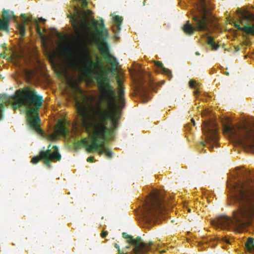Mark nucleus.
<instances>
[{
  "label": "nucleus",
  "instance_id": "f257e3e1",
  "mask_svg": "<svg viewBox=\"0 0 254 254\" xmlns=\"http://www.w3.org/2000/svg\"><path fill=\"white\" fill-rule=\"evenodd\" d=\"M76 43L78 47V54L76 66L87 76H90L93 73H96L97 87L99 91V101L93 102L94 98L90 97V102L87 103L77 101V110L83 127L89 131H93L95 134V129L92 127L91 123L97 122L100 118L99 115L105 116L104 125L109 129V135L111 129L107 127V121H112L113 129L118 127L120 118V111L122 107L119 106L117 102L116 91L110 83V79L107 75L99 74L97 70L102 71L103 67L99 62H93L89 51L84 43L80 38H77Z\"/></svg>",
  "mask_w": 254,
  "mask_h": 254
},
{
  "label": "nucleus",
  "instance_id": "f03ea898",
  "mask_svg": "<svg viewBox=\"0 0 254 254\" xmlns=\"http://www.w3.org/2000/svg\"><path fill=\"white\" fill-rule=\"evenodd\" d=\"M238 192H234L233 200L237 206L233 211V217L221 216L213 222V225L222 229L232 228L241 231L249 225L254 218V197L242 187L238 189Z\"/></svg>",
  "mask_w": 254,
  "mask_h": 254
},
{
  "label": "nucleus",
  "instance_id": "7ed1b4c3",
  "mask_svg": "<svg viewBox=\"0 0 254 254\" xmlns=\"http://www.w3.org/2000/svg\"><path fill=\"white\" fill-rule=\"evenodd\" d=\"M12 98L14 100L12 105L13 109L16 110L21 107L25 108L28 125L37 132H42L38 112L43 105V96L38 94L33 87L26 86L16 90Z\"/></svg>",
  "mask_w": 254,
  "mask_h": 254
},
{
  "label": "nucleus",
  "instance_id": "20e7f679",
  "mask_svg": "<svg viewBox=\"0 0 254 254\" xmlns=\"http://www.w3.org/2000/svg\"><path fill=\"white\" fill-rule=\"evenodd\" d=\"M100 118L97 122L91 123L90 125L95 129V134H93L91 144L87 148V151L92 152L97 151L101 155L105 153L106 157L111 158L113 157V152L105 144L104 141L109 136V129L104 125L105 116L100 115Z\"/></svg>",
  "mask_w": 254,
  "mask_h": 254
},
{
  "label": "nucleus",
  "instance_id": "39448f33",
  "mask_svg": "<svg viewBox=\"0 0 254 254\" xmlns=\"http://www.w3.org/2000/svg\"><path fill=\"white\" fill-rule=\"evenodd\" d=\"M199 7L197 13L192 15L193 27L189 21L184 25L183 30L187 35H192L195 30L208 31V24L209 22L210 11L213 8L211 5L205 0H198Z\"/></svg>",
  "mask_w": 254,
  "mask_h": 254
},
{
  "label": "nucleus",
  "instance_id": "423d86ee",
  "mask_svg": "<svg viewBox=\"0 0 254 254\" xmlns=\"http://www.w3.org/2000/svg\"><path fill=\"white\" fill-rule=\"evenodd\" d=\"M223 130L236 139L240 144L251 149H254V129L246 126L237 127L231 124L229 118L221 119Z\"/></svg>",
  "mask_w": 254,
  "mask_h": 254
},
{
  "label": "nucleus",
  "instance_id": "0eeeda50",
  "mask_svg": "<svg viewBox=\"0 0 254 254\" xmlns=\"http://www.w3.org/2000/svg\"><path fill=\"white\" fill-rule=\"evenodd\" d=\"M100 22L98 24V21L95 19H93L92 20V24L98 35L99 49L105 61L111 64L112 70H115L119 63L117 59L110 53L109 46L106 41L109 38V33L105 27L104 20L101 18Z\"/></svg>",
  "mask_w": 254,
  "mask_h": 254
},
{
  "label": "nucleus",
  "instance_id": "6e6552de",
  "mask_svg": "<svg viewBox=\"0 0 254 254\" xmlns=\"http://www.w3.org/2000/svg\"><path fill=\"white\" fill-rule=\"evenodd\" d=\"M142 215L147 221L157 218L165 210L164 200L161 192L153 190L143 202Z\"/></svg>",
  "mask_w": 254,
  "mask_h": 254
},
{
  "label": "nucleus",
  "instance_id": "1a4fd4ad",
  "mask_svg": "<svg viewBox=\"0 0 254 254\" xmlns=\"http://www.w3.org/2000/svg\"><path fill=\"white\" fill-rule=\"evenodd\" d=\"M123 237L127 239V242L133 246V254H147L149 251L153 250V247L156 248V245L152 242L145 243L138 236L134 239L132 236L124 232L122 234Z\"/></svg>",
  "mask_w": 254,
  "mask_h": 254
},
{
  "label": "nucleus",
  "instance_id": "9d476101",
  "mask_svg": "<svg viewBox=\"0 0 254 254\" xmlns=\"http://www.w3.org/2000/svg\"><path fill=\"white\" fill-rule=\"evenodd\" d=\"M70 20L75 33L80 37L90 34L88 22L84 17L73 15L71 16Z\"/></svg>",
  "mask_w": 254,
  "mask_h": 254
},
{
  "label": "nucleus",
  "instance_id": "9b49d317",
  "mask_svg": "<svg viewBox=\"0 0 254 254\" xmlns=\"http://www.w3.org/2000/svg\"><path fill=\"white\" fill-rule=\"evenodd\" d=\"M203 131L206 136V142L211 149L217 144L218 135L217 129L214 123H207L203 128Z\"/></svg>",
  "mask_w": 254,
  "mask_h": 254
},
{
  "label": "nucleus",
  "instance_id": "f8f14e48",
  "mask_svg": "<svg viewBox=\"0 0 254 254\" xmlns=\"http://www.w3.org/2000/svg\"><path fill=\"white\" fill-rule=\"evenodd\" d=\"M239 187H242L243 190H247L251 193V195L254 197V178L244 177L242 179H238L233 186L235 193L238 192V189Z\"/></svg>",
  "mask_w": 254,
  "mask_h": 254
},
{
  "label": "nucleus",
  "instance_id": "ddd939ff",
  "mask_svg": "<svg viewBox=\"0 0 254 254\" xmlns=\"http://www.w3.org/2000/svg\"><path fill=\"white\" fill-rule=\"evenodd\" d=\"M137 90L143 95H146L149 90L153 89L152 83L150 81H145L142 77H140L137 80Z\"/></svg>",
  "mask_w": 254,
  "mask_h": 254
},
{
  "label": "nucleus",
  "instance_id": "4468645a",
  "mask_svg": "<svg viewBox=\"0 0 254 254\" xmlns=\"http://www.w3.org/2000/svg\"><path fill=\"white\" fill-rule=\"evenodd\" d=\"M48 151H44V150H41L39 152V156H35L32 158L31 162L32 164H36L38 163L40 160H42L44 164L48 168L51 167V163L48 158Z\"/></svg>",
  "mask_w": 254,
  "mask_h": 254
},
{
  "label": "nucleus",
  "instance_id": "2eb2a0df",
  "mask_svg": "<svg viewBox=\"0 0 254 254\" xmlns=\"http://www.w3.org/2000/svg\"><path fill=\"white\" fill-rule=\"evenodd\" d=\"M48 158H49V161L56 162L59 161L61 160V155L60 154L59 149L57 146L54 145L51 147V144H50L47 150L45 151H48Z\"/></svg>",
  "mask_w": 254,
  "mask_h": 254
},
{
  "label": "nucleus",
  "instance_id": "dca6fc26",
  "mask_svg": "<svg viewBox=\"0 0 254 254\" xmlns=\"http://www.w3.org/2000/svg\"><path fill=\"white\" fill-rule=\"evenodd\" d=\"M11 15L9 11L3 9L2 12V19L0 18V30L8 32L9 31V21Z\"/></svg>",
  "mask_w": 254,
  "mask_h": 254
},
{
  "label": "nucleus",
  "instance_id": "f3484780",
  "mask_svg": "<svg viewBox=\"0 0 254 254\" xmlns=\"http://www.w3.org/2000/svg\"><path fill=\"white\" fill-rule=\"evenodd\" d=\"M117 82L119 85V91H118V103H117L119 106H121L122 109L125 106V91L124 88L122 85V81L120 79H118Z\"/></svg>",
  "mask_w": 254,
  "mask_h": 254
},
{
  "label": "nucleus",
  "instance_id": "a211bd4d",
  "mask_svg": "<svg viewBox=\"0 0 254 254\" xmlns=\"http://www.w3.org/2000/svg\"><path fill=\"white\" fill-rule=\"evenodd\" d=\"M21 16L24 19L23 22L22 23H25V25L26 24H27L28 22H33V24L35 25V26L36 27V32L37 33V34L41 36H42L43 35L42 32V31L39 27V24H38V21L37 19H34L33 20L32 17H27L25 16V15L24 14H22Z\"/></svg>",
  "mask_w": 254,
  "mask_h": 254
},
{
  "label": "nucleus",
  "instance_id": "6ab92c4d",
  "mask_svg": "<svg viewBox=\"0 0 254 254\" xmlns=\"http://www.w3.org/2000/svg\"><path fill=\"white\" fill-rule=\"evenodd\" d=\"M113 20L115 24L112 27V30L115 33L117 34L119 33L121 30V26L123 22V18L119 15H116L113 17Z\"/></svg>",
  "mask_w": 254,
  "mask_h": 254
},
{
  "label": "nucleus",
  "instance_id": "aec40b11",
  "mask_svg": "<svg viewBox=\"0 0 254 254\" xmlns=\"http://www.w3.org/2000/svg\"><path fill=\"white\" fill-rule=\"evenodd\" d=\"M57 133L59 135L66 137L68 134V131L65 127L64 123L62 121H59L57 125Z\"/></svg>",
  "mask_w": 254,
  "mask_h": 254
},
{
  "label": "nucleus",
  "instance_id": "412c9836",
  "mask_svg": "<svg viewBox=\"0 0 254 254\" xmlns=\"http://www.w3.org/2000/svg\"><path fill=\"white\" fill-rule=\"evenodd\" d=\"M7 101L8 98L6 95L0 94V121L2 119V112L4 108V105Z\"/></svg>",
  "mask_w": 254,
  "mask_h": 254
},
{
  "label": "nucleus",
  "instance_id": "4be33fe9",
  "mask_svg": "<svg viewBox=\"0 0 254 254\" xmlns=\"http://www.w3.org/2000/svg\"><path fill=\"white\" fill-rule=\"evenodd\" d=\"M155 65L157 67L161 68L163 73L167 75L170 79L172 77V74L171 70L164 67L163 66V64L161 62L159 61L155 62Z\"/></svg>",
  "mask_w": 254,
  "mask_h": 254
},
{
  "label": "nucleus",
  "instance_id": "5701e85b",
  "mask_svg": "<svg viewBox=\"0 0 254 254\" xmlns=\"http://www.w3.org/2000/svg\"><path fill=\"white\" fill-rule=\"evenodd\" d=\"M91 143H90L85 138L82 139L81 140L77 141L74 143L75 148L77 149L80 148L81 147H85L86 150H87V148L89 147Z\"/></svg>",
  "mask_w": 254,
  "mask_h": 254
},
{
  "label": "nucleus",
  "instance_id": "b1692460",
  "mask_svg": "<svg viewBox=\"0 0 254 254\" xmlns=\"http://www.w3.org/2000/svg\"><path fill=\"white\" fill-rule=\"evenodd\" d=\"M243 32L245 34L254 36V25H246L243 27Z\"/></svg>",
  "mask_w": 254,
  "mask_h": 254
},
{
  "label": "nucleus",
  "instance_id": "393cba45",
  "mask_svg": "<svg viewBox=\"0 0 254 254\" xmlns=\"http://www.w3.org/2000/svg\"><path fill=\"white\" fill-rule=\"evenodd\" d=\"M254 239L253 238H249L246 243V247L250 252H254Z\"/></svg>",
  "mask_w": 254,
  "mask_h": 254
},
{
  "label": "nucleus",
  "instance_id": "a878e982",
  "mask_svg": "<svg viewBox=\"0 0 254 254\" xmlns=\"http://www.w3.org/2000/svg\"><path fill=\"white\" fill-rule=\"evenodd\" d=\"M207 44L214 50H217L219 47L218 45L214 43V39L211 36L207 37Z\"/></svg>",
  "mask_w": 254,
  "mask_h": 254
},
{
  "label": "nucleus",
  "instance_id": "bb28decb",
  "mask_svg": "<svg viewBox=\"0 0 254 254\" xmlns=\"http://www.w3.org/2000/svg\"><path fill=\"white\" fill-rule=\"evenodd\" d=\"M18 29L21 36H24L25 34V23H21L18 25Z\"/></svg>",
  "mask_w": 254,
  "mask_h": 254
},
{
  "label": "nucleus",
  "instance_id": "cd10ccee",
  "mask_svg": "<svg viewBox=\"0 0 254 254\" xmlns=\"http://www.w3.org/2000/svg\"><path fill=\"white\" fill-rule=\"evenodd\" d=\"M189 85L190 87L195 89L197 84H196L195 80H191L189 81Z\"/></svg>",
  "mask_w": 254,
  "mask_h": 254
},
{
  "label": "nucleus",
  "instance_id": "c85d7f7f",
  "mask_svg": "<svg viewBox=\"0 0 254 254\" xmlns=\"http://www.w3.org/2000/svg\"><path fill=\"white\" fill-rule=\"evenodd\" d=\"M57 138H58L57 134H56L55 133L50 134L48 137L49 139L50 140H52V141H54V140H56L57 139Z\"/></svg>",
  "mask_w": 254,
  "mask_h": 254
},
{
  "label": "nucleus",
  "instance_id": "c756f323",
  "mask_svg": "<svg viewBox=\"0 0 254 254\" xmlns=\"http://www.w3.org/2000/svg\"><path fill=\"white\" fill-rule=\"evenodd\" d=\"M234 26L239 30L243 31V27H241L239 24H235Z\"/></svg>",
  "mask_w": 254,
  "mask_h": 254
},
{
  "label": "nucleus",
  "instance_id": "7c9ffc66",
  "mask_svg": "<svg viewBox=\"0 0 254 254\" xmlns=\"http://www.w3.org/2000/svg\"><path fill=\"white\" fill-rule=\"evenodd\" d=\"M108 235V232L107 231H103L101 234V236L102 238H105Z\"/></svg>",
  "mask_w": 254,
  "mask_h": 254
},
{
  "label": "nucleus",
  "instance_id": "2f4dec72",
  "mask_svg": "<svg viewBox=\"0 0 254 254\" xmlns=\"http://www.w3.org/2000/svg\"><path fill=\"white\" fill-rule=\"evenodd\" d=\"M94 157H89L87 159V162H93Z\"/></svg>",
  "mask_w": 254,
  "mask_h": 254
},
{
  "label": "nucleus",
  "instance_id": "473e14b6",
  "mask_svg": "<svg viewBox=\"0 0 254 254\" xmlns=\"http://www.w3.org/2000/svg\"><path fill=\"white\" fill-rule=\"evenodd\" d=\"M115 247L118 249V252L120 253V247H119V245L117 244H115Z\"/></svg>",
  "mask_w": 254,
  "mask_h": 254
},
{
  "label": "nucleus",
  "instance_id": "72a5a7b5",
  "mask_svg": "<svg viewBox=\"0 0 254 254\" xmlns=\"http://www.w3.org/2000/svg\"><path fill=\"white\" fill-rule=\"evenodd\" d=\"M39 21L42 22H44L46 21V20L45 19H43V18L41 17L39 19Z\"/></svg>",
  "mask_w": 254,
  "mask_h": 254
},
{
  "label": "nucleus",
  "instance_id": "f704fd0d",
  "mask_svg": "<svg viewBox=\"0 0 254 254\" xmlns=\"http://www.w3.org/2000/svg\"><path fill=\"white\" fill-rule=\"evenodd\" d=\"M198 93H199V92H198V90H195V91L194 92V95H196L198 94Z\"/></svg>",
  "mask_w": 254,
  "mask_h": 254
},
{
  "label": "nucleus",
  "instance_id": "c9c22d12",
  "mask_svg": "<svg viewBox=\"0 0 254 254\" xmlns=\"http://www.w3.org/2000/svg\"><path fill=\"white\" fill-rule=\"evenodd\" d=\"M143 102L145 103V102H146L147 101V100H146V99H143Z\"/></svg>",
  "mask_w": 254,
  "mask_h": 254
},
{
  "label": "nucleus",
  "instance_id": "e433bc0d",
  "mask_svg": "<svg viewBox=\"0 0 254 254\" xmlns=\"http://www.w3.org/2000/svg\"><path fill=\"white\" fill-rule=\"evenodd\" d=\"M195 54L196 55H200V54L198 52H195Z\"/></svg>",
  "mask_w": 254,
  "mask_h": 254
},
{
  "label": "nucleus",
  "instance_id": "4c0bfd02",
  "mask_svg": "<svg viewBox=\"0 0 254 254\" xmlns=\"http://www.w3.org/2000/svg\"><path fill=\"white\" fill-rule=\"evenodd\" d=\"M66 52H67V53H69V52H70V50H69V49H67V50H66Z\"/></svg>",
  "mask_w": 254,
  "mask_h": 254
},
{
  "label": "nucleus",
  "instance_id": "58836bf2",
  "mask_svg": "<svg viewBox=\"0 0 254 254\" xmlns=\"http://www.w3.org/2000/svg\"><path fill=\"white\" fill-rule=\"evenodd\" d=\"M226 243H229V240H227L226 241Z\"/></svg>",
  "mask_w": 254,
  "mask_h": 254
},
{
  "label": "nucleus",
  "instance_id": "ea45409f",
  "mask_svg": "<svg viewBox=\"0 0 254 254\" xmlns=\"http://www.w3.org/2000/svg\"><path fill=\"white\" fill-rule=\"evenodd\" d=\"M11 15H12L13 17H14V15H13V13L12 12H11Z\"/></svg>",
  "mask_w": 254,
  "mask_h": 254
},
{
  "label": "nucleus",
  "instance_id": "a19ab883",
  "mask_svg": "<svg viewBox=\"0 0 254 254\" xmlns=\"http://www.w3.org/2000/svg\"><path fill=\"white\" fill-rule=\"evenodd\" d=\"M88 12H89V14H90V13H91V11L88 10Z\"/></svg>",
  "mask_w": 254,
  "mask_h": 254
},
{
  "label": "nucleus",
  "instance_id": "79ce46f5",
  "mask_svg": "<svg viewBox=\"0 0 254 254\" xmlns=\"http://www.w3.org/2000/svg\"><path fill=\"white\" fill-rule=\"evenodd\" d=\"M192 121L193 122V124H194V121H193V119H192Z\"/></svg>",
  "mask_w": 254,
  "mask_h": 254
},
{
  "label": "nucleus",
  "instance_id": "37998d69",
  "mask_svg": "<svg viewBox=\"0 0 254 254\" xmlns=\"http://www.w3.org/2000/svg\"><path fill=\"white\" fill-rule=\"evenodd\" d=\"M201 144H202V145H205L203 144V142H201Z\"/></svg>",
  "mask_w": 254,
  "mask_h": 254
},
{
  "label": "nucleus",
  "instance_id": "c03bdc74",
  "mask_svg": "<svg viewBox=\"0 0 254 254\" xmlns=\"http://www.w3.org/2000/svg\"><path fill=\"white\" fill-rule=\"evenodd\" d=\"M226 74L228 75L229 74V73L228 72H226Z\"/></svg>",
  "mask_w": 254,
  "mask_h": 254
},
{
  "label": "nucleus",
  "instance_id": "a18cd8bd",
  "mask_svg": "<svg viewBox=\"0 0 254 254\" xmlns=\"http://www.w3.org/2000/svg\"><path fill=\"white\" fill-rule=\"evenodd\" d=\"M145 1H146L145 0H144V2H143V4H144V2H145Z\"/></svg>",
  "mask_w": 254,
  "mask_h": 254
}]
</instances>
